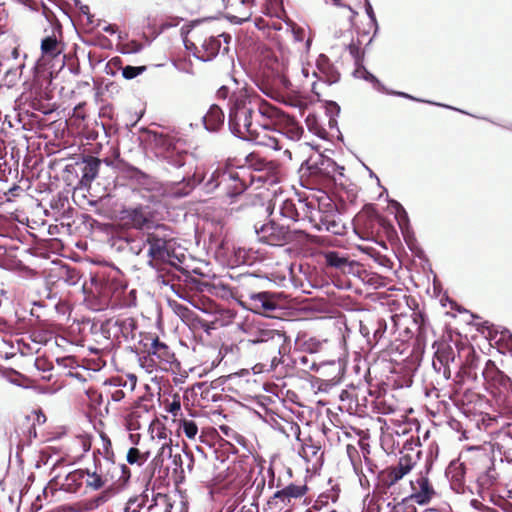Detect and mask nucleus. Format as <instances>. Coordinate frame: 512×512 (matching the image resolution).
<instances>
[{
    "mask_svg": "<svg viewBox=\"0 0 512 512\" xmlns=\"http://www.w3.org/2000/svg\"><path fill=\"white\" fill-rule=\"evenodd\" d=\"M281 119L285 120L282 110L251 95L247 89L230 96L228 124L239 139L280 150L282 145L275 133Z\"/></svg>",
    "mask_w": 512,
    "mask_h": 512,
    "instance_id": "nucleus-1",
    "label": "nucleus"
},
{
    "mask_svg": "<svg viewBox=\"0 0 512 512\" xmlns=\"http://www.w3.org/2000/svg\"><path fill=\"white\" fill-rule=\"evenodd\" d=\"M278 183V177L272 173V163L248 160V165L238 167L217 168L204 183L207 193H212L221 187L229 198L242 194L249 185L273 186Z\"/></svg>",
    "mask_w": 512,
    "mask_h": 512,
    "instance_id": "nucleus-2",
    "label": "nucleus"
},
{
    "mask_svg": "<svg viewBox=\"0 0 512 512\" xmlns=\"http://www.w3.org/2000/svg\"><path fill=\"white\" fill-rule=\"evenodd\" d=\"M145 243L149 246L148 265L153 269L159 270L163 264L177 267L185 258L184 253L177 250V242L165 225H156L148 232Z\"/></svg>",
    "mask_w": 512,
    "mask_h": 512,
    "instance_id": "nucleus-3",
    "label": "nucleus"
},
{
    "mask_svg": "<svg viewBox=\"0 0 512 512\" xmlns=\"http://www.w3.org/2000/svg\"><path fill=\"white\" fill-rule=\"evenodd\" d=\"M125 465L116 464L109 456H96L93 464L82 469L85 476L86 487L92 491H99L112 484L120 470L124 472Z\"/></svg>",
    "mask_w": 512,
    "mask_h": 512,
    "instance_id": "nucleus-4",
    "label": "nucleus"
},
{
    "mask_svg": "<svg viewBox=\"0 0 512 512\" xmlns=\"http://www.w3.org/2000/svg\"><path fill=\"white\" fill-rule=\"evenodd\" d=\"M313 67L310 64H283L282 68H276L273 78V86L279 90H289L293 86V81L308 80L312 75Z\"/></svg>",
    "mask_w": 512,
    "mask_h": 512,
    "instance_id": "nucleus-5",
    "label": "nucleus"
},
{
    "mask_svg": "<svg viewBox=\"0 0 512 512\" xmlns=\"http://www.w3.org/2000/svg\"><path fill=\"white\" fill-rule=\"evenodd\" d=\"M279 214L287 220L296 222L308 219L310 222L316 221L314 199H286L279 205Z\"/></svg>",
    "mask_w": 512,
    "mask_h": 512,
    "instance_id": "nucleus-6",
    "label": "nucleus"
},
{
    "mask_svg": "<svg viewBox=\"0 0 512 512\" xmlns=\"http://www.w3.org/2000/svg\"><path fill=\"white\" fill-rule=\"evenodd\" d=\"M254 230L260 242L271 246H283L292 238L288 227L274 220L261 225L256 224Z\"/></svg>",
    "mask_w": 512,
    "mask_h": 512,
    "instance_id": "nucleus-7",
    "label": "nucleus"
},
{
    "mask_svg": "<svg viewBox=\"0 0 512 512\" xmlns=\"http://www.w3.org/2000/svg\"><path fill=\"white\" fill-rule=\"evenodd\" d=\"M221 37H223L224 43L226 45H228V43L231 39V36L228 34H220L218 36L210 35V36L206 37L202 41L200 47H197L195 45V43H190V45H188L186 43L185 46L187 49H192V47H193L194 48V56L203 62H207V61H210L213 58H215L218 55V53L220 52V49L222 46L221 39H220ZM223 51L227 52L228 46H224Z\"/></svg>",
    "mask_w": 512,
    "mask_h": 512,
    "instance_id": "nucleus-8",
    "label": "nucleus"
},
{
    "mask_svg": "<svg viewBox=\"0 0 512 512\" xmlns=\"http://www.w3.org/2000/svg\"><path fill=\"white\" fill-rule=\"evenodd\" d=\"M411 493L409 499L420 506L427 505L436 495V491L426 474L419 473L410 481Z\"/></svg>",
    "mask_w": 512,
    "mask_h": 512,
    "instance_id": "nucleus-9",
    "label": "nucleus"
},
{
    "mask_svg": "<svg viewBox=\"0 0 512 512\" xmlns=\"http://www.w3.org/2000/svg\"><path fill=\"white\" fill-rule=\"evenodd\" d=\"M416 465L415 459L405 454L399 458L396 465L390 466L383 473V483L386 487L390 488L400 481L404 476L411 472Z\"/></svg>",
    "mask_w": 512,
    "mask_h": 512,
    "instance_id": "nucleus-10",
    "label": "nucleus"
},
{
    "mask_svg": "<svg viewBox=\"0 0 512 512\" xmlns=\"http://www.w3.org/2000/svg\"><path fill=\"white\" fill-rule=\"evenodd\" d=\"M312 77L331 85L339 81L340 74L330 59L326 55L320 54L316 60V70L312 71Z\"/></svg>",
    "mask_w": 512,
    "mask_h": 512,
    "instance_id": "nucleus-11",
    "label": "nucleus"
},
{
    "mask_svg": "<svg viewBox=\"0 0 512 512\" xmlns=\"http://www.w3.org/2000/svg\"><path fill=\"white\" fill-rule=\"evenodd\" d=\"M248 341L252 344L270 343L272 350L280 354L284 336L274 329L258 328L257 331L251 334V338Z\"/></svg>",
    "mask_w": 512,
    "mask_h": 512,
    "instance_id": "nucleus-12",
    "label": "nucleus"
},
{
    "mask_svg": "<svg viewBox=\"0 0 512 512\" xmlns=\"http://www.w3.org/2000/svg\"><path fill=\"white\" fill-rule=\"evenodd\" d=\"M308 163L309 169L313 173H319L327 177H334L336 173L343 175L344 168L329 157L318 155L315 159L311 158Z\"/></svg>",
    "mask_w": 512,
    "mask_h": 512,
    "instance_id": "nucleus-13",
    "label": "nucleus"
},
{
    "mask_svg": "<svg viewBox=\"0 0 512 512\" xmlns=\"http://www.w3.org/2000/svg\"><path fill=\"white\" fill-rule=\"evenodd\" d=\"M201 181L200 178L196 177V174L193 173L190 175L188 172L187 176H183L180 181H175L170 184L168 193L172 197L181 198L190 194L197 184Z\"/></svg>",
    "mask_w": 512,
    "mask_h": 512,
    "instance_id": "nucleus-14",
    "label": "nucleus"
},
{
    "mask_svg": "<svg viewBox=\"0 0 512 512\" xmlns=\"http://www.w3.org/2000/svg\"><path fill=\"white\" fill-rule=\"evenodd\" d=\"M285 120H281L277 127V134L286 136L292 141H297L301 138L303 129L298 122L288 114L284 112Z\"/></svg>",
    "mask_w": 512,
    "mask_h": 512,
    "instance_id": "nucleus-15",
    "label": "nucleus"
},
{
    "mask_svg": "<svg viewBox=\"0 0 512 512\" xmlns=\"http://www.w3.org/2000/svg\"><path fill=\"white\" fill-rule=\"evenodd\" d=\"M127 174L131 181L144 190L154 191L158 189L159 183L154 177L144 173L134 166L128 167Z\"/></svg>",
    "mask_w": 512,
    "mask_h": 512,
    "instance_id": "nucleus-16",
    "label": "nucleus"
},
{
    "mask_svg": "<svg viewBox=\"0 0 512 512\" xmlns=\"http://www.w3.org/2000/svg\"><path fill=\"white\" fill-rule=\"evenodd\" d=\"M122 213L123 219L135 229L149 228L151 221L142 207L125 209Z\"/></svg>",
    "mask_w": 512,
    "mask_h": 512,
    "instance_id": "nucleus-17",
    "label": "nucleus"
},
{
    "mask_svg": "<svg viewBox=\"0 0 512 512\" xmlns=\"http://www.w3.org/2000/svg\"><path fill=\"white\" fill-rule=\"evenodd\" d=\"M307 491L306 485L290 484L285 488L278 490L274 494V499L286 505L290 503L291 499L301 498Z\"/></svg>",
    "mask_w": 512,
    "mask_h": 512,
    "instance_id": "nucleus-18",
    "label": "nucleus"
},
{
    "mask_svg": "<svg viewBox=\"0 0 512 512\" xmlns=\"http://www.w3.org/2000/svg\"><path fill=\"white\" fill-rule=\"evenodd\" d=\"M203 124L208 131H217L224 123V113L217 105H212L202 117Z\"/></svg>",
    "mask_w": 512,
    "mask_h": 512,
    "instance_id": "nucleus-19",
    "label": "nucleus"
},
{
    "mask_svg": "<svg viewBox=\"0 0 512 512\" xmlns=\"http://www.w3.org/2000/svg\"><path fill=\"white\" fill-rule=\"evenodd\" d=\"M148 352L165 363H172L174 361V353L164 342H161L158 337L151 339Z\"/></svg>",
    "mask_w": 512,
    "mask_h": 512,
    "instance_id": "nucleus-20",
    "label": "nucleus"
},
{
    "mask_svg": "<svg viewBox=\"0 0 512 512\" xmlns=\"http://www.w3.org/2000/svg\"><path fill=\"white\" fill-rule=\"evenodd\" d=\"M41 53L43 57L54 59L62 53V46L55 35H49L41 41Z\"/></svg>",
    "mask_w": 512,
    "mask_h": 512,
    "instance_id": "nucleus-21",
    "label": "nucleus"
},
{
    "mask_svg": "<svg viewBox=\"0 0 512 512\" xmlns=\"http://www.w3.org/2000/svg\"><path fill=\"white\" fill-rule=\"evenodd\" d=\"M100 160L95 157L84 159V167L82 169L81 183L84 185L91 184L98 176Z\"/></svg>",
    "mask_w": 512,
    "mask_h": 512,
    "instance_id": "nucleus-22",
    "label": "nucleus"
},
{
    "mask_svg": "<svg viewBox=\"0 0 512 512\" xmlns=\"http://www.w3.org/2000/svg\"><path fill=\"white\" fill-rule=\"evenodd\" d=\"M446 474L451 479L453 489L459 492L464 483L465 467L463 463L452 462L447 468Z\"/></svg>",
    "mask_w": 512,
    "mask_h": 512,
    "instance_id": "nucleus-23",
    "label": "nucleus"
},
{
    "mask_svg": "<svg viewBox=\"0 0 512 512\" xmlns=\"http://www.w3.org/2000/svg\"><path fill=\"white\" fill-rule=\"evenodd\" d=\"M321 255L324 258L326 265L329 267L344 272L346 268L350 266L348 258L337 251H323L321 252Z\"/></svg>",
    "mask_w": 512,
    "mask_h": 512,
    "instance_id": "nucleus-24",
    "label": "nucleus"
},
{
    "mask_svg": "<svg viewBox=\"0 0 512 512\" xmlns=\"http://www.w3.org/2000/svg\"><path fill=\"white\" fill-rule=\"evenodd\" d=\"M319 222L326 231L335 235H341L344 232V225L341 223L338 212L320 216Z\"/></svg>",
    "mask_w": 512,
    "mask_h": 512,
    "instance_id": "nucleus-25",
    "label": "nucleus"
},
{
    "mask_svg": "<svg viewBox=\"0 0 512 512\" xmlns=\"http://www.w3.org/2000/svg\"><path fill=\"white\" fill-rule=\"evenodd\" d=\"M250 300L255 309L274 311L277 308V304L268 292L252 294Z\"/></svg>",
    "mask_w": 512,
    "mask_h": 512,
    "instance_id": "nucleus-26",
    "label": "nucleus"
},
{
    "mask_svg": "<svg viewBox=\"0 0 512 512\" xmlns=\"http://www.w3.org/2000/svg\"><path fill=\"white\" fill-rule=\"evenodd\" d=\"M315 215L316 221L319 220L320 216L335 214L337 213V208L335 203L331 200L328 195H322L315 201Z\"/></svg>",
    "mask_w": 512,
    "mask_h": 512,
    "instance_id": "nucleus-27",
    "label": "nucleus"
},
{
    "mask_svg": "<svg viewBox=\"0 0 512 512\" xmlns=\"http://www.w3.org/2000/svg\"><path fill=\"white\" fill-rule=\"evenodd\" d=\"M85 478L82 469H76L70 472L62 483V488L69 493H76L82 485V480Z\"/></svg>",
    "mask_w": 512,
    "mask_h": 512,
    "instance_id": "nucleus-28",
    "label": "nucleus"
},
{
    "mask_svg": "<svg viewBox=\"0 0 512 512\" xmlns=\"http://www.w3.org/2000/svg\"><path fill=\"white\" fill-rule=\"evenodd\" d=\"M354 76L372 83L374 89H376L377 91H379L381 93L387 92L386 87L372 73H370L364 66H358L354 71Z\"/></svg>",
    "mask_w": 512,
    "mask_h": 512,
    "instance_id": "nucleus-29",
    "label": "nucleus"
},
{
    "mask_svg": "<svg viewBox=\"0 0 512 512\" xmlns=\"http://www.w3.org/2000/svg\"><path fill=\"white\" fill-rule=\"evenodd\" d=\"M105 385L113 387L112 390L108 391V395L112 401L120 402L121 400L124 399L125 393L123 392L122 389H120V387H125L127 385V381H123L120 378H116L105 381Z\"/></svg>",
    "mask_w": 512,
    "mask_h": 512,
    "instance_id": "nucleus-30",
    "label": "nucleus"
},
{
    "mask_svg": "<svg viewBox=\"0 0 512 512\" xmlns=\"http://www.w3.org/2000/svg\"><path fill=\"white\" fill-rule=\"evenodd\" d=\"M319 451L320 446L309 438L301 444V449L298 453L306 462H310L317 457Z\"/></svg>",
    "mask_w": 512,
    "mask_h": 512,
    "instance_id": "nucleus-31",
    "label": "nucleus"
},
{
    "mask_svg": "<svg viewBox=\"0 0 512 512\" xmlns=\"http://www.w3.org/2000/svg\"><path fill=\"white\" fill-rule=\"evenodd\" d=\"M116 325L125 339H134V331L137 327L136 321L131 317L117 319Z\"/></svg>",
    "mask_w": 512,
    "mask_h": 512,
    "instance_id": "nucleus-32",
    "label": "nucleus"
},
{
    "mask_svg": "<svg viewBox=\"0 0 512 512\" xmlns=\"http://www.w3.org/2000/svg\"><path fill=\"white\" fill-rule=\"evenodd\" d=\"M228 7L244 15V20L250 15V7L255 0H223Z\"/></svg>",
    "mask_w": 512,
    "mask_h": 512,
    "instance_id": "nucleus-33",
    "label": "nucleus"
},
{
    "mask_svg": "<svg viewBox=\"0 0 512 512\" xmlns=\"http://www.w3.org/2000/svg\"><path fill=\"white\" fill-rule=\"evenodd\" d=\"M150 458V451L141 452L137 448H130L127 453V462L131 465L142 466Z\"/></svg>",
    "mask_w": 512,
    "mask_h": 512,
    "instance_id": "nucleus-34",
    "label": "nucleus"
},
{
    "mask_svg": "<svg viewBox=\"0 0 512 512\" xmlns=\"http://www.w3.org/2000/svg\"><path fill=\"white\" fill-rule=\"evenodd\" d=\"M158 452L155 455L153 461L155 465H163L166 459L172 458V441H165L161 445L157 446Z\"/></svg>",
    "mask_w": 512,
    "mask_h": 512,
    "instance_id": "nucleus-35",
    "label": "nucleus"
},
{
    "mask_svg": "<svg viewBox=\"0 0 512 512\" xmlns=\"http://www.w3.org/2000/svg\"><path fill=\"white\" fill-rule=\"evenodd\" d=\"M170 434L171 431H169L164 425H158L151 431V440L156 446H159L165 441H172Z\"/></svg>",
    "mask_w": 512,
    "mask_h": 512,
    "instance_id": "nucleus-36",
    "label": "nucleus"
},
{
    "mask_svg": "<svg viewBox=\"0 0 512 512\" xmlns=\"http://www.w3.org/2000/svg\"><path fill=\"white\" fill-rule=\"evenodd\" d=\"M153 142L161 150L160 153L170 152L173 146L172 139L163 134H153Z\"/></svg>",
    "mask_w": 512,
    "mask_h": 512,
    "instance_id": "nucleus-37",
    "label": "nucleus"
},
{
    "mask_svg": "<svg viewBox=\"0 0 512 512\" xmlns=\"http://www.w3.org/2000/svg\"><path fill=\"white\" fill-rule=\"evenodd\" d=\"M179 428L182 429L185 436L189 439H194L198 433V427L193 420H180Z\"/></svg>",
    "mask_w": 512,
    "mask_h": 512,
    "instance_id": "nucleus-38",
    "label": "nucleus"
},
{
    "mask_svg": "<svg viewBox=\"0 0 512 512\" xmlns=\"http://www.w3.org/2000/svg\"><path fill=\"white\" fill-rule=\"evenodd\" d=\"M62 279L69 286H75L79 283L81 275L75 268L65 267L62 275Z\"/></svg>",
    "mask_w": 512,
    "mask_h": 512,
    "instance_id": "nucleus-39",
    "label": "nucleus"
},
{
    "mask_svg": "<svg viewBox=\"0 0 512 512\" xmlns=\"http://www.w3.org/2000/svg\"><path fill=\"white\" fill-rule=\"evenodd\" d=\"M165 157L167 158L168 163L177 168L185 166L190 159V156L186 152L178 153L176 156L167 155Z\"/></svg>",
    "mask_w": 512,
    "mask_h": 512,
    "instance_id": "nucleus-40",
    "label": "nucleus"
},
{
    "mask_svg": "<svg viewBox=\"0 0 512 512\" xmlns=\"http://www.w3.org/2000/svg\"><path fill=\"white\" fill-rule=\"evenodd\" d=\"M146 70L145 66H130L127 65L122 68V76L127 79L131 80L137 77L138 75L142 74Z\"/></svg>",
    "mask_w": 512,
    "mask_h": 512,
    "instance_id": "nucleus-41",
    "label": "nucleus"
},
{
    "mask_svg": "<svg viewBox=\"0 0 512 512\" xmlns=\"http://www.w3.org/2000/svg\"><path fill=\"white\" fill-rule=\"evenodd\" d=\"M142 498L130 499L123 510V512H141L142 509Z\"/></svg>",
    "mask_w": 512,
    "mask_h": 512,
    "instance_id": "nucleus-42",
    "label": "nucleus"
},
{
    "mask_svg": "<svg viewBox=\"0 0 512 512\" xmlns=\"http://www.w3.org/2000/svg\"><path fill=\"white\" fill-rule=\"evenodd\" d=\"M390 203H391V206L395 209L396 218L398 219L399 223L402 220H407V213H406L404 207L396 200H392Z\"/></svg>",
    "mask_w": 512,
    "mask_h": 512,
    "instance_id": "nucleus-43",
    "label": "nucleus"
},
{
    "mask_svg": "<svg viewBox=\"0 0 512 512\" xmlns=\"http://www.w3.org/2000/svg\"><path fill=\"white\" fill-rule=\"evenodd\" d=\"M348 50H349V53L351 54V56L354 58L355 62L358 64L361 59V54H362L359 46L354 43H351L348 46Z\"/></svg>",
    "mask_w": 512,
    "mask_h": 512,
    "instance_id": "nucleus-44",
    "label": "nucleus"
},
{
    "mask_svg": "<svg viewBox=\"0 0 512 512\" xmlns=\"http://www.w3.org/2000/svg\"><path fill=\"white\" fill-rule=\"evenodd\" d=\"M181 410V403L179 400H173L166 407V411L176 416Z\"/></svg>",
    "mask_w": 512,
    "mask_h": 512,
    "instance_id": "nucleus-45",
    "label": "nucleus"
},
{
    "mask_svg": "<svg viewBox=\"0 0 512 512\" xmlns=\"http://www.w3.org/2000/svg\"><path fill=\"white\" fill-rule=\"evenodd\" d=\"M366 13H367L371 23L375 26V32H376L377 29H378L377 20H376V16H375V13L373 11V8H372V6L369 3L366 6Z\"/></svg>",
    "mask_w": 512,
    "mask_h": 512,
    "instance_id": "nucleus-46",
    "label": "nucleus"
},
{
    "mask_svg": "<svg viewBox=\"0 0 512 512\" xmlns=\"http://www.w3.org/2000/svg\"><path fill=\"white\" fill-rule=\"evenodd\" d=\"M269 8L273 11H277L282 6V0H264Z\"/></svg>",
    "mask_w": 512,
    "mask_h": 512,
    "instance_id": "nucleus-47",
    "label": "nucleus"
},
{
    "mask_svg": "<svg viewBox=\"0 0 512 512\" xmlns=\"http://www.w3.org/2000/svg\"><path fill=\"white\" fill-rule=\"evenodd\" d=\"M470 505H471L474 509L479 510V511H482V510L484 509V506H485L483 503H481V502H480L479 500H477V499H472V500L470 501Z\"/></svg>",
    "mask_w": 512,
    "mask_h": 512,
    "instance_id": "nucleus-48",
    "label": "nucleus"
},
{
    "mask_svg": "<svg viewBox=\"0 0 512 512\" xmlns=\"http://www.w3.org/2000/svg\"><path fill=\"white\" fill-rule=\"evenodd\" d=\"M386 94L396 95V96L408 98V99H411V100H417L416 98H414L411 95L406 94L404 92H396V91H388L387 90Z\"/></svg>",
    "mask_w": 512,
    "mask_h": 512,
    "instance_id": "nucleus-49",
    "label": "nucleus"
},
{
    "mask_svg": "<svg viewBox=\"0 0 512 512\" xmlns=\"http://www.w3.org/2000/svg\"><path fill=\"white\" fill-rule=\"evenodd\" d=\"M229 94V90L227 87L225 86H222L218 91H217V96L218 98H226Z\"/></svg>",
    "mask_w": 512,
    "mask_h": 512,
    "instance_id": "nucleus-50",
    "label": "nucleus"
},
{
    "mask_svg": "<svg viewBox=\"0 0 512 512\" xmlns=\"http://www.w3.org/2000/svg\"><path fill=\"white\" fill-rule=\"evenodd\" d=\"M102 439H103V448L105 449L106 454L108 455L109 449L111 447V441L108 437H102Z\"/></svg>",
    "mask_w": 512,
    "mask_h": 512,
    "instance_id": "nucleus-51",
    "label": "nucleus"
},
{
    "mask_svg": "<svg viewBox=\"0 0 512 512\" xmlns=\"http://www.w3.org/2000/svg\"><path fill=\"white\" fill-rule=\"evenodd\" d=\"M128 379L130 382V389L134 390L136 383H137V377L133 374L128 375Z\"/></svg>",
    "mask_w": 512,
    "mask_h": 512,
    "instance_id": "nucleus-52",
    "label": "nucleus"
},
{
    "mask_svg": "<svg viewBox=\"0 0 512 512\" xmlns=\"http://www.w3.org/2000/svg\"><path fill=\"white\" fill-rule=\"evenodd\" d=\"M103 31L109 34H114L116 32V26L111 24L106 25L103 27Z\"/></svg>",
    "mask_w": 512,
    "mask_h": 512,
    "instance_id": "nucleus-53",
    "label": "nucleus"
},
{
    "mask_svg": "<svg viewBox=\"0 0 512 512\" xmlns=\"http://www.w3.org/2000/svg\"><path fill=\"white\" fill-rule=\"evenodd\" d=\"M173 457V463L176 465V466H179L181 468V464H182V460H181V455L180 454H177V455H174L172 456Z\"/></svg>",
    "mask_w": 512,
    "mask_h": 512,
    "instance_id": "nucleus-54",
    "label": "nucleus"
},
{
    "mask_svg": "<svg viewBox=\"0 0 512 512\" xmlns=\"http://www.w3.org/2000/svg\"><path fill=\"white\" fill-rule=\"evenodd\" d=\"M185 456L189 458V464L187 465V468L189 471L192 470V467H193V457H192V454L189 453V452H185Z\"/></svg>",
    "mask_w": 512,
    "mask_h": 512,
    "instance_id": "nucleus-55",
    "label": "nucleus"
},
{
    "mask_svg": "<svg viewBox=\"0 0 512 512\" xmlns=\"http://www.w3.org/2000/svg\"><path fill=\"white\" fill-rule=\"evenodd\" d=\"M365 462H366V468L369 472L373 473V469H372V463L369 461L368 458H365Z\"/></svg>",
    "mask_w": 512,
    "mask_h": 512,
    "instance_id": "nucleus-56",
    "label": "nucleus"
},
{
    "mask_svg": "<svg viewBox=\"0 0 512 512\" xmlns=\"http://www.w3.org/2000/svg\"><path fill=\"white\" fill-rule=\"evenodd\" d=\"M220 429L227 436H229V432L232 431L229 427L226 426H221Z\"/></svg>",
    "mask_w": 512,
    "mask_h": 512,
    "instance_id": "nucleus-57",
    "label": "nucleus"
},
{
    "mask_svg": "<svg viewBox=\"0 0 512 512\" xmlns=\"http://www.w3.org/2000/svg\"><path fill=\"white\" fill-rule=\"evenodd\" d=\"M493 472H494V469L493 468H489L488 471H487V477L491 478V479H495L494 475H493Z\"/></svg>",
    "mask_w": 512,
    "mask_h": 512,
    "instance_id": "nucleus-58",
    "label": "nucleus"
},
{
    "mask_svg": "<svg viewBox=\"0 0 512 512\" xmlns=\"http://www.w3.org/2000/svg\"><path fill=\"white\" fill-rule=\"evenodd\" d=\"M482 512H498V511L495 510L494 508L484 506V509L482 510Z\"/></svg>",
    "mask_w": 512,
    "mask_h": 512,
    "instance_id": "nucleus-59",
    "label": "nucleus"
},
{
    "mask_svg": "<svg viewBox=\"0 0 512 512\" xmlns=\"http://www.w3.org/2000/svg\"><path fill=\"white\" fill-rule=\"evenodd\" d=\"M311 88H312V91L319 96V92L316 90V82L315 81H312L311 82Z\"/></svg>",
    "mask_w": 512,
    "mask_h": 512,
    "instance_id": "nucleus-60",
    "label": "nucleus"
},
{
    "mask_svg": "<svg viewBox=\"0 0 512 512\" xmlns=\"http://www.w3.org/2000/svg\"><path fill=\"white\" fill-rule=\"evenodd\" d=\"M382 334H383V331H381L380 329H377L374 332V338L377 339V337H380Z\"/></svg>",
    "mask_w": 512,
    "mask_h": 512,
    "instance_id": "nucleus-61",
    "label": "nucleus"
},
{
    "mask_svg": "<svg viewBox=\"0 0 512 512\" xmlns=\"http://www.w3.org/2000/svg\"><path fill=\"white\" fill-rule=\"evenodd\" d=\"M364 480L368 482V480L366 479V475L362 472V476H359V481L361 485H363Z\"/></svg>",
    "mask_w": 512,
    "mask_h": 512,
    "instance_id": "nucleus-62",
    "label": "nucleus"
},
{
    "mask_svg": "<svg viewBox=\"0 0 512 512\" xmlns=\"http://www.w3.org/2000/svg\"><path fill=\"white\" fill-rule=\"evenodd\" d=\"M294 429H295V431H296V432H297V434H298L297 439H298V440H300V439H299L300 427H299L298 425H295Z\"/></svg>",
    "mask_w": 512,
    "mask_h": 512,
    "instance_id": "nucleus-63",
    "label": "nucleus"
},
{
    "mask_svg": "<svg viewBox=\"0 0 512 512\" xmlns=\"http://www.w3.org/2000/svg\"><path fill=\"white\" fill-rule=\"evenodd\" d=\"M240 512H253V511H252V509H245V507H243Z\"/></svg>",
    "mask_w": 512,
    "mask_h": 512,
    "instance_id": "nucleus-64",
    "label": "nucleus"
}]
</instances>
